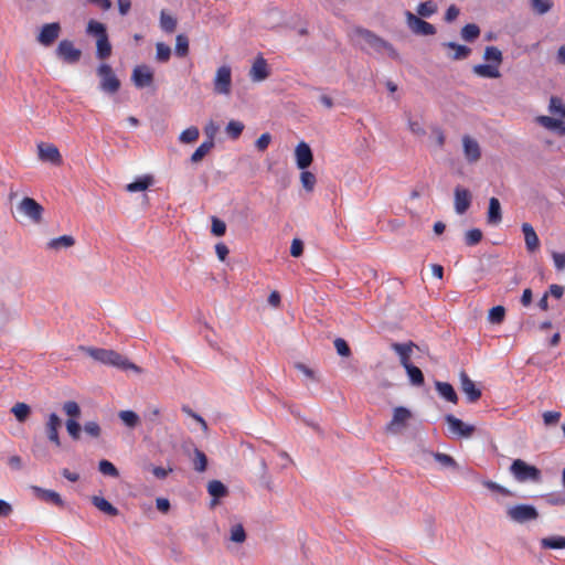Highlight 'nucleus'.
<instances>
[{
  "mask_svg": "<svg viewBox=\"0 0 565 565\" xmlns=\"http://www.w3.org/2000/svg\"><path fill=\"white\" fill-rule=\"evenodd\" d=\"M350 38L354 45L369 54L372 52L379 54L386 52L390 57L398 58V53L394 46L369 29L354 26L350 33Z\"/></svg>",
  "mask_w": 565,
  "mask_h": 565,
  "instance_id": "nucleus-1",
  "label": "nucleus"
},
{
  "mask_svg": "<svg viewBox=\"0 0 565 565\" xmlns=\"http://www.w3.org/2000/svg\"><path fill=\"white\" fill-rule=\"evenodd\" d=\"M81 349L85 351L90 358L100 363L113 365L121 370H132L136 373L142 372L138 365L131 363L128 359L116 351L85 347H82Z\"/></svg>",
  "mask_w": 565,
  "mask_h": 565,
  "instance_id": "nucleus-2",
  "label": "nucleus"
},
{
  "mask_svg": "<svg viewBox=\"0 0 565 565\" xmlns=\"http://www.w3.org/2000/svg\"><path fill=\"white\" fill-rule=\"evenodd\" d=\"M509 470L518 482L539 483L542 481L541 470L522 459L513 460Z\"/></svg>",
  "mask_w": 565,
  "mask_h": 565,
  "instance_id": "nucleus-3",
  "label": "nucleus"
},
{
  "mask_svg": "<svg viewBox=\"0 0 565 565\" xmlns=\"http://www.w3.org/2000/svg\"><path fill=\"white\" fill-rule=\"evenodd\" d=\"M44 207L34 199L25 196L17 204V220L24 218L33 224L43 222Z\"/></svg>",
  "mask_w": 565,
  "mask_h": 565,
  "instance_id": "nucleus-4",
  "label": "nucleus"
},
{
  "mask_svg": "<svg viewBox=\"0 0 565 565\" xmlns=\"http://www.w3.org/2000/svg\"><path fill=\"white\" fill-rule=\"evenodd\" d=\"M507 516L512 522L523 524L535 521L539 518V512L534 505L520 503L508 507Z\"/></svg>",
  "mask_w": 565,
  "mask_h": 565,
  "instance_id": "nucleus-5",
  "label": "nucleus"
},
{
  "mask_svg": "<svg viewBox=\"0 0 565 565\" xmlns=\"http://www.w3.org/2000/svg\"><path fill=\"white\" fill-rule=\"evenodd\" d=\"M412 417L413 414L408 408L404 406L395 407L393 409L392 419L385 427V431L392 435H398L403 433Z\"/></svg>",
  "mask_w": 565,
  "mask_h": 565,
  "instance_id": "nucleus-6",
  "label": "nucleus"
},
{
  "mask_svg": "<svg viewBox=\"0 0 565 565\" xmlns=\"http://www.w3.org/2000/svg\"><path fill=\"white\" fill-rule=\"evenodd\" d=\"M97 75L100 78V89L107 94H116L120 88V81L114 73L110 65L103 63L97 67Z\"/></svg>",
  "mask_w": 565,
  "mask_h": 565,
  "instance_id": "nucleus-7",
  "label": "nucleus"
},
{
  "mask_svg": "<svg viewBox=\"0 0 565 565\" xmlns=\"http://www.w3.org/2000/svg\"><path fill=\"white\" fill-rule=\"evenodd\" d=\"M213 90L217 95L228 96L232 92V68L230 65L220 66L213 78Z\"/></svg>",
  "mask_w": 565,
  "mask_h": 565,
  "instance_id": "nucleus-8",
  "label": "nucleus"
},
{
  "mask_svg": "<svg viewBox=\"0 0 565 565\" xmlns=\"http://www.w3.org/2000/svg\"><path fill=\"white\" fill-rule=\"evenodd\" d=\"M56 56L66 64H76L82 57V51L75 47L73 41L62 40L56 50Z\"/></svg>",
  "mask_w": 565,
  "mask_h": 565,
  "instance_id": "nucleus-9",
  "label": "nucleus"
},
{
  "mask_svg": "<svg viewBox=\"0 0 565 565\" xmlns=\"http://www.w3.org/2000/svg\"><path fill=\"white\" fill-rule=\"evenodd\" d=\"M406 24L408 29L416 35H434L436 33V28L415 15L411 11L405 12Z\"/></svg>",
  "mask_w": 565,
  "mask_h": 565,
  "instance_id": "nucleus-10",
  "label": "nucleus"
},
{
  "mask_svg": "<svg viewBox=\"0 0 565 565\" xmlns=\"http://www.w3.org/2000/svg\"><path fill=\"white\" fill-rule=\"evenodd\" d=\"M38 157L41 161L49 162L53 166H61L63 163L62 154L58 148L53 143H38Z\"/></svg>",
  "mask_w": 565,
  "mask_h": 565,
  "instance_id": "nucleus-11",
  "label": "nucleus"
},
{
  "mask_svg": "<svg viewBox=\"0 0 565 565\" xmlns=\"http://www.w3.org/2000/svg\"><path fill=\"white\" fill-rule=\"evenodd\" d=\"M462 151L468 163H477L481 159V147L479 142L469 135L461 139Z\"/></svg>",
  "mask_w": 565,
  "mask_h": 565,
  "instance_id": "nucleus-12",
  "label": "nucleus"
},
{
  "mask_svg": "<svg viewBox=\"0 0 565 565\" xmlns=\"http://www.w3.org/2000/svg\"><path fill=\"white\" fill-rule=\"evenodd\" d=\"M60 33L61 24L58 22L46 23L41 28L36 41L43 46H51L60 36Z\"/></svg>",
  "mask_w": 565,
  "mask_h": 565,
  "instance_id": "nucleus-13",
  "label": "nucleus"
},
{
  "mask_svg": "<svg viewBox=\"0 0 565 565\" xmlns=\"http://www.w3.org/2000/svg\"><path fill=\"white\" fill-rule=\"evenodd\" d=\"M472 201V194L471 192L462 188L460 185H457L454 190V207L457 214H463L468 211V209L471 205Z\"/></svg>",
  "mask_w": 565,
  "mask_h": 565,
  "instance_id": "nucleus-14",
  "label": "nucleus"
},
{
  "mask_svg": "<svg viewBox=\"0 0 565 565\" xmlns=\"http://www.w3.org/2000/svg\"><path fill=\"white\" fill-rule=\"evenodd\" d=\"M131 79L137 88L152 85L153 72L148 65H138L134 68Z\"/></svg>",
  "mask_w": 565,
  "mask_h": 565,
  "instance_id": "nucleus-15",
  "label": "nucleus"
},
{
  "mask_svg": "<svg viewBox=\"0 0 565 565\" xmlns=\"http://www.w3.org/2000/svg\"><path fill=\"white\" fill-rule=\"evenodd\" d=\"M295 159L298 169L306 170L313 161V154L309 145L300 141L295 149Z\"/></svg>",
  "mask_w": 565,
  "mask_h": 565,
  "instance_id": "nucleus-16",
  "label": "nucleus"
},
{
  "mask_svg": "<svg viewBox=\"0 0 565 565\" xmlns=\"http://www.w3.org/2000/svg\"><path fill=\"white\" fill-rule=\"evenodd\" d=\"M415 348H417V345L413 341L391 343V349L398 355L399 363L403 367L413 364L411 359Z\"/></svg>",
  "mask_w": 565,
  "mask_h": 565,
  "instance_id": "nucleus-17",
  "label": "nucleus"
},
{
  "mask_svg": "<svg viewBox=\"0 0 565 565\" xmlns=\"http://www.w3.org/2000/svg\"><path fill=\"white\" fill-rule=\"evenodd\" d=\"M460 388L466 394L468 402L475 403L481 397V390L468 376L465 371L459 373Z\"/></svg>",
  "mask_w": 565,
  "mask_h": 565,
  "instance_id": "nucleus-18",
  "label": "nucleus"
},
{
  "mask_svg": "<svg viewBox=\"0 0 565 565\" xmlns=\"http://www.w3.org/2000/svg\"><path fill=\"white\" fill-rule=\"evenodd\" d=\"M62 426V420L57 414L51 413L47 416V420L45 423V433L47 439L55 445L56 447L61 446V439L58 435V429Z\"/></svg>",
  "mask_w": 565,
  "mask_h": 565,
  "instance_id": "nucleus-19",
  "label": "nucleus"
},
{
  "mask_svg": "<svg viewBox=\"0 0 565 565\" xmlns=\"http://www.w3.org/2000/svg\"><path fill=\"white\" fill-rule=\"evenodd\" d=\"M445 419L449 426L450 431L460 437H470L475 431L473 426L463 423L461 419L455 417L451 414L446 415Z\"/></svg>",
  "mask_w": 565,
  "mask_h": 565,
  "instance_id": "nucleus-20",
  "label": "nucleus"
},
{
  "mask_svg": "<svg viewBox=\"0 0 565 565\" xmlns=\"http://www.w3.org/2000/svg\"><path fill=\"white\" fill-rule=\"evenodd\" d=\"M269 76L268 65L263 56L255 58L250 70L249 77L253 82L265 81Z\"/></svg>",
  "mask_w": 565,
  "mask_h": 565,
  "instance_id": "nucleus-21",
  "label": "nucleus"
},
{
  "mask_svg": "<svg viewBox=\"0 0 565 565\" xmlns=\"http://www.w3.org/2000/svg\"><path fill=\"white\" fill-rule=\"evenodd\" d=\"M207 492L213 498L210 503L211 508H214L218 504V499L228 495L227 487L220 480H211L207 483Z\"/></svg>",
  "mask_w": 565,
  "mask_h": 565,
  "instance_id": "nucleus-22",
  "label": "nucleus"
},
{
  "mask_svg": "<svg viewBox=\"0 0 565 565\" xmlns=\"http://www.w3.org/2000/svg\"><path fill=\"white\" fill-rule=\"evenodd\" d=\"M564 118H553L550 116H537L535 121L548 130H557L561 136H565Z\"/></svg>",
  "mask_w": 565,
  "mask_h": 565,
  "instance_id": "nucleus-23",
  "label": "nucleus"
},
{
  "mask_svg": "<svg viewBox=\"0 0 565 565\" xmlns=\"http://www.w3.org/2000/svg\"><path fill=\"white\" fill-rule=\"evenodd\" d=\"M487 222L490 225H499L502 222L501 203L497 198H490L489 200Z\"/></svg>",
  "mask_w": 565,
  "mask_h": 565,
  "instance_id": "nucleus-24",
  "label": "nucleus"
},
{
  "mask_svg": "<svg viewBox=\"0 0 565 565\" xmlns=\"http://www.w3.org/2000/svg\"><path fill=\"white\" fill-rule=\"evenodd\" d=\"M522 232L524 234L526 249L530 253L537 250L540 247V239L533 226L530 223H523Z\"/></svg>",
  "mask_w": 565,
  "mask_h": 565,
  "instance_id": "nucleus-25",
  "label": "nucleus"
},
{
  "mask_svg": "<svg viewBox=\"0 0 565 565\" xmlns=\"http://www.w3.org/2000/svg\"><path fill=\"white\" fill-rule=\"evenodd\" d=\"M31 489L39 499L47 501V502H52L58 507L64 505V501L57 492H55L53 490L43 489L38 486H32Z\"/></svg>",
  "mask_w": 565,
  "mask_h": 565,
  "instance_id": "nucleus-26",
  "label": "nucleus"
},
{
  "mask_svg": "<svg viewBox=\"0 0 565 565\" xmlns=\"http://www.w3.org/2000/svg\"><path fill=\"white\" fill-rule=\"evenodd\" d=\"M443 46L454 51V53L449 55V58L452 61L466 60L471 54L470 47L456 42H445Z\"/></svg>",
  "mask_w": 565,
  "mask_h": 565,
  "instance_id": "nucleus-27",
  "label": "nucleus"
},
{
  "mask_svg": "<svg viewBox=\"0 0 565 565\" xmlns=\"http://www.w3.org/2000/svg\"><path fill=\"white\" fill-rule=\"evenodd\" d=\"M435 387H436V391L438 392V394L443 398H445L446 401H448L452 404H457L458 395L451 384H449L447 382L436 381Z\"/></svg>",
  "mask_w": 565,
  "mask_h": 565,
  "instance_id": "nucleus-28",
  "label": "nucleus"
},
{
  "mask_svg": "<svg viewBox=\"0 0 565 565\" xmlns=\"http://www.w3.org/2000/svg\"><path fill=\"white\" fill-rule=\"evenodd\" d=\"M472 72L486 78H499L501 73L499 71V66L494 64H478L472 67Z\"/></svg>",
  "mask_w": 565,
  "mask_h": 565,
  "instance_id": "nucleus-29",
  "label": "nucleus"
},
{
  "mask_svg": "<svg viewBox=\"0 0 565 565\" xmlns=\"http://www.w3.org/2000/svg\"><path fill=\"white\" fill-rule=\"evenodd\" d=\"M92 503L95 508L107 515L116 516L119 514L118 509L103 497L94 495L92 498Z\"/></svg>",
  "mask_w": 565,
  "mask_h": 565,
  "instance_id": "nucleus-30",
  "label": "nucleus"
},
{
  "mask_svg": "<svg viewBox=\"0 0 565 565\" xmlns=\"http://www.w3.org/2000/svg\"><path fill=\"white\" fill-rule=\"evenodd\" d=\"M75 239L72 235H62L56 238H52L47 242V248L52 250H60L62 248H70L74 246Z\"/></svg>",
  "mask_w": 565,
  "mask_h": 565,
  "instance_id": "nucleus-31",
  "label": "nucleus"
},
{
  "mask_svg": "<svg viewBox=\"0 0 565 565\" xmlns=\"http://www.w3.org/2000/svg\"><path fill=\"white\" fill-rule=\"evenodd\" d=\"M408 376L409 383L413 386H422L425 383L424 374L419 367L414 364L404 367Z\"/></svg>",
  "mask_w": 565,
  "mask_h": 565,
  "instance_id": "nucleus-32",
  "label": "nucleus"
},
{
  "mask_svg": "<svg viewBox=\"0 0 565 565\" xmlns=\"http://www.w3.org/2000/svg\"><path fill=\"white\" fill-rule=\"evenodd\" d=\"M542 548L546 550H561L565 548V536L553 535L548 537H543L540 541Z\"/></svg>",
  "mask_w": 565,
  "mask_h": 565,
  "instance_id": "nucleus-33",
  "label": "nucleus"
},
{
  "mask_svg": "<svg viewBox=\"0 0 565 565\" xmlns=\"http://www.w3.org/2000/svg\"><path fill=\"white\" fill-rule=\"evenodd\" d=\"M177 18L168 13L166 10L160 12V28L166 33H173L177 29Z\"/></svg>",
  "mask_w": 565,
  "mask_h": 565,
  "instance_id": "nucleus-34",
  "label": "nucleus"
},
{
  "mask_svg": "<svg viewBox=\"0 0 565 565\" xmlns=\"http://www.w3.org/2000/svg\"><path fill=\"white\" fill-rule=\"evenodd\" d=\"M214 141L205 140L202 142L191 156L192 163H199L213 149Z\"/></svg>",
  "mask_w": 565,
  "mask_h": 565,
  "instance_id": "nucleus-35",
  "label": "nucleus"
},
{
  "mask_svg": "<svg viewBox=\"0 0 565 565\" xmlns=\"http://www.w3.org/2000/svg\"><path fill=\"white\" fill-rule=\"evenodd\" d=\"M111 54V45L108 40V35L102 36L96 41V56L100 60L109 57Z\"/></svg>",
  "mask_w": 565,
  "mask_h": 565,
  "instance_id": "nucleus-36",
  "label": "nucleus"
},
{
  "mask_svg": "<svg viewBox=\"0 0 565 565\" xmlns=\"http://www.w3.org/2000/svg\"><path fill=\"white\" fill-rule=\"evenodd\" d=\"M153 183V178L151 175H145L139 178L138 180L127 184L126 190L128 192H138L145 191Z\"/></svg>",
  "mask_w": 565,
  "mask_h": 565,
  "instance_id": "nucleus-37",
  "label": "nucleus"
},
{
  "mask_svg": "<svg viewBox=\"0 0 565 565\" xmlns=\"http://www.w3.org/2000/svg\"><path fill=\"white\" fill-rule=\"evenodd\" d=\"M11 413L15 416L18 422L24 423L31 414V408L28 404L19 402L12 406Z\"/></svg>",
  "mask_w": 565,
  "mask_h": 565,
  "instance_id": "nucleus-38",
  "label": "nucleus"
},
{
  "mask_svg": "<svg viewBox=\"0 0 565 565\" xmlns=\"http://www.w3.org/2000/svg\"><path fill=\"white\" fill-rule=\"evenodd\" d=\"M118 417L128 428H135L140 423L138 414L134 411H120Z\"/></svg>",
  "mask_w": 565,
  "mask_h": 565,
  "instance_id": "nucleus-39",
  "label": "nucleus"
},
{
  "mask_svg": "<svg viewBox=\"0 0 565 565\" xmlns=\"http://www.w3.org/2000/svg\"><path fill=\"white\" fill-rule=\"evenodd\" d=\"M483 58L491 62V64L500 66L503 61V55L497 46H487L483 52Z\"/></svg>",
  "mask_w": 565,
  "mask_h": 565,
  "instance_id": "nucleus-40",
  "label": "nucleus"
},
{
  "mask_svg": "<svg viewBox=\"0 0 565 565\" xmlns=\"http://www.w3.org/2000/svg\"><path fill=\"white\" fill-rule=\"evenodd\" d=\"M461 39L473 42L480 35V28L475 23L466 24L460 31Z\"/></svg>",
  "mask_w": 565,
  "mask_h": 565,
  "instance_id": "nucleus-41",
  "label": "nucleus"
},
{
  "mask_svg": "<svg viewBox=\"0 0 565 565\" xmlns=\"http://www.w3.org/2000/svg\"><path fill=\"white\" fill-rule=\"evenodd\" d=\"M246 532L241 523L233 524L230 529V541L242 544L246 541Z\"/></svg>",
  "mask_w": 565,
  "mask_h": 565,
  "instance_id": "nucleus-42",
  "label": "nucleus"
},
{
  "mask_svg": "<svg viewBox=\"0 0 565 565\" xmlns=\"http://www.w3.org/2000/svg\"><path fill=\"white\" fill-rule=\"evenodd\" d=\"M437 4L431 0L422 2L416 8L417 17L429 18L437 12Z\"/></svg>",
  "mask_w": 565,
  "mask_h": 565,
  "instance_id": "nucleus-43",
  "label": "nucleus"
},
{
  "mask_svg": "<svg viewBox=\"0 0 565 565\" xmlns=\"http://www.w3.org/2000/svg\"><path fill=\"white\" fill-rule=\"evenodd\" d=\"M86 32L89 35L96 36L97 39H102V36L108 35L107 31H106V26L102 22H98L95 20H90L87 23Z\"/></svg>",
  "mask_w": 565,
  "mask_h": 565,
  "instance_id": "nucleus-44",
  "label": "nucleus"
},
{
  "mask_svg": "<svg viewBox=\"0 0 565 565\" xmlns=\"http://www.w3.org/2000/svg\"><path fill=\"white\" fill-rule=\"evenodd\" d=\"M174 52L179 57H184L189 54V39L186 35H177Z\"/></svg>",
  "mask_w": 565,
  "mask_h": 565,
  "instance_id": "nucleus-45",
  "label": "nucleus"
},
{
  "mask_svg": "<svg viewBox=\"0 0 565 565\" xmlns=\"http://www.w3.org/2000/svg\"><path fill=\"white\" fill-rule=\"evenodd\" d=\"M192 461L194 470H196L198 472H204L206 470L207 458L202 450L198 448L194 449Z\"/></svg>",
  "mask_w": 565,
  "mask_h": 565,
  "instance_id": "nucleus-46",
  "label": "nucleus"
},
{
  "mask_svg": "<svg viewBox=\"0 0 565 565\" xmlns=\"http://www.w3.org/2000/svg\"><path fill=\"white\" fill-rule=\"evenodd\" d=\"M433 456H434V459L438 463H440L444 468L454 469V470L459 468L456 460L449 455L441 454V452H434Z\"/></svg>",
  "mask_w": 565,
  "mask_h": 565,
  "instance_id": "nucleus-47",
  "label": "nucleus"
},
{
  "mask_svg": "<svg viewBox=\"0 0 565 565\" xmlns=\"http://www.w3.org/2000/svg\"><path fill=\"white\" fill-rule=\"evenodd\" d=\"M199 136V129L194 126H191L180 134L179 140L182 143H192L198 140Z\"/></svg>",
  "mask_w": 565,
  "mask_h": 565,
  "instance_id": "nucleus-48",
  "label": "nucleus"
},
{
  "mask_svg": "<svg viewBox=\"0 0 565 565\" xmlns=\"http://www.w3.org/2000/svg\"><path fill=\"white\" fill-rule=\"evenodd\" d=\"M548 110L554 115H558L561 118H565V105L562 99L556 96L551 97Z\"/></svg>",
  "mask_w": 565,
  "mask_h": 565,
  "instance_id": "nucleus-49",
  "label": "nucleus"
},
{
  "mask_svg": "<svg viewBox=\"0 0 565 565\" xmlns=\"http://www.w3.org/2000/svg\"><path fill=\"white\" fill-rule=\"evenodd\" d=\"M300 182L306 191L311 192L315 189L317 179L310 171L302 170L300 174Z\"/></svg>",
  "mask_w": 565,
  "mask_h": 565,
  "instance_id": "nucleus-50",
  "label": "nucleus"
},
{
  "mask_svg": "<svg viewBox=\"0 0 565 565\" xmlns=\"http://www.w3.org/2000/svg\"><path fill=\"white\" fill-rule=\"evenodd\" d=\"M156 58L158 62L164 63L168 62L171 56V49L163 42H158L156 44Z\"/></svg>",
  "mask_w": 565,
  "mask_h": 565,
  "instance_id": "nucleus-51",
  "label": "nucleus"
},
{
  "mask_svg": "<svg viewBox=\"0 0 565 565\" xmlns=\"http://www.w3.org/2000/svg\"><path fill=\"white\" fill-rule=\"evenodd\" d=\"M531 6L537 14L542 15L552 9L553 2L551 0H531Z\"/></svg>",
  "mask_w": 565,
  "mask_h": 565,
  "instance_id": "nucleus-52",
  "label": "nucleus"
},
{
  "mask_svg": "<svg viewBox=\"0 0 565 565\" xmlns=\"http://www.w3.org/2000/svg\"><path fill=\"white\" fill-rule=\"evenodd\" d=\"M225 130H226V134L232 139H237L241 136V134L243 132V130H244V125L241 121L231 120L227 124Z\"/></svg>",
  "mask_w": 565,
  "mask_h": 565,
  "instance_id": "nucleus-53",
  "label": "nucleus"
},
{
  "mask_svg": "<svg viewBox=\"0 0 565 565\" xmlns=\"http://www.w3.org/2000/svg\"><path fill=\"white\" fill-rule=\"evenodd\" d=\"M505 309L502 306L492 307L489 310L488 319L491 323H501L504 320Z\"/></svg>",
  "mask_w": 565,
  "mask_h": 565,
  "instance_id": "nucleus-54",
  "label": "nucleus"
},
{
  "mask_svg": "<svg viewBox=\"0 0 565 565\" xmlns=\"http://www.w3.org/2000/svg\"><path fill=\"white\" fill-rule=\"evenodd\" d=\"M99 471L105 475L113 478H117L119 476L118 469L108 460H100L98 463Z\"/></svg>",
  "mask_w": 565,
  "mask_h": 565,
  "instance_id": "nucleus-55",
  "label": "nucleus"
},
{
  "mask_svg": "<svg viewBox=\"0 0 565 565\" xmlns=\"http://www.w3.org/2000/svg\"><path fill=\"white\" fill-rule=\"evenodd\" d=\"M66 430L73 440L81 438V425L76 419L70 418L66 420Z\"/></svg>",
  "mask_w": 565,
  "mask_h": 565,
  "instance_id": "nucleus-56",
  "label": "nucleus"
},
{
  "mask_svg": "<svg viewBox=\"0 0 565 565\" xmlns=\"http://www.w3.org/2000/svg\"><path fill=\"white\" fill-rule=\"evenodd\" d=\"M482 239V232L479 228H472L466 232L465 242L468 246H473Z\"/></svg>",
  "mask_w": 565,
  "mask_h": 565,
  "instance_id": "nucleus-57",
  "label": "nucleus"
},
{
  "mask_svg": "<svg viewBox=\"0 0 565 565\" xmlns=\"http://www.w3.org/2000/svg\"><path fill=\"white\" fill-rule=\"evenodd\" d=\"M84 431L92 438H99L102 435V427L97 422L90 420L84 424Z\"/></svg>",
  "mask_w": 565,
  "mask_h": 565,
  "instance_id": "nucleus-58",
  "label": "nucleus"
},
{
  "mask_svg": "<svg viewBox=\"0 0 565 565\" xmlns=\"http://www.w3.org/2000/svg\"><path fill=\"white\" fill-rule=\"evenodd\" d=\"M63 411L66 415L70 417L78 418L81 416V407L79 405L74 401H68L63 404Z\"/></svg>",
  "mask_w": 565,
  "mask_h": 565,
  "instance_id": "nucleus-59",
  "label": "nucleus"
},
{
  "mask_svg": "<svg viewBox=\"0 0 565 565\" xmlns=\"http://www.w3.org/2000/svg\"><path fill=\"white\" fill-rule=\"evenodd\" d=\"M482 484H483L487 489H489V490H491V491H497V492H499V493H501V494H503V495H505V497H511V495H513V494H512V492H511L509 489H507V488H504V487L500 486L499 483H497V482H494V481H491V480H484V481H482Z\"/></svg>",
  "mask_w": 565,
  "mask_h": 565,
  "instance_id": "nucleus-60",
  "label": "nucleus"
},
{
  "mask_svg": "<svg viewBox=\"0 0 565 565\" xmlns=\"http://www.w3.org/2000/svg\"><path fill=\"white\" fill-rule=\"evenodd\" d=\"M333 343H334V348L339 355L345 356V358L351 355L350 347L348 345V343L344 339L337 338Z\"/></svg>",
  "mask_w": 565,
  "mask_h": 565,
  "instance_id": "nucleus-61",
  "label": "nucleus"
},
{
  "mask_svg": "<svg viewBox=\"0 0 565 565\" xmlns=\"http://www.w3.org/2000/svg\"><path fill=\"white\" fill-rule=\"evenodd\" d=\"M211 232L215 236H223L226 232V224L217 217H212Z\"/></svg>",
  "mask_w": 565,
  "mask_h": 565,
  "instance_id": "nucleus-62",
  "label": "nucleus"
},
{
  "mask_svg": "<svg viewBox=\"0 0 565 565\" xmlns=\"http://www.w3.org/2000/svg\"><path fill=\"white\" fill-rule=\"evenodd\" d=\"M431 136L434 138L435 145L441 149L445 146L446 142V136L441 128L439 127H433L431 128Z\"/></svg>",
  "mask_w": 565,
  "mask_h": 565,
  "instance_id": "nucleus-63",
  "label": "nucleus"
},
{
  "mask_svg": "<svg viewBox=\"0 0 565 565\" xmlns=\"http://www.w3.org/2000/svg\"><path fill=\"white\" fill-rule=\"evenodd\" d=\"M559 412H544L543 413V422L546 426L556 425L561 419Z\"/></svg>",
  "mask_w": 565,
  "mask_h": 565,
  "instance_id": "nucleus-64",
  "label": "nucleus"
}]
</instances>
